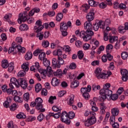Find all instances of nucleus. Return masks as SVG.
Instances as JSON below:
<instances>
[{
	"instance_id": "1",
	"label": "nucleus",
	"mask_w": 128,
	"mask_h": 128,
	"mask_svg": "<svg viewBox=\"0 0 128 128\" xmlns=\"http://www.w3.org/2000/svg\"><path fill=\"white\" fill-rule=\"evenodd\" d=\"M92 28V22L90 21H86L84 23V28L86 30V32L82 31L80 32V36L84 38V42L90 40L92 39V36H94V32Z\"/></svg>"
},
{
	"instance_id": "2",
	"label": "nucleus",
	"mask_w": 128,
	"mask_h": 128,
	"mask_svg": "<svg viewBox=\"0 0 128 128\" xmlns=\"http://www.w3.org/2000/svg\"><path fill=\"white\" fill-rule=\"evenodd\" d=\"M110 88V84L106 83L103 86V88L100 91V94L102 96L101 98L102 100H106V96H110V94H112V91L109 90Z\"/></svg>"
},
{
	"instance_id": "3",
	"label": "nucleus",
	"mask_w": 128,
	"mask_h": 128,
	"mask_svg": "<svg viewBox=\"0 0 128 128\" xmlns=\"http://www.w3.org/2000/svg\"><path fill=\"white\" fill-rule=\"evenodd\" d=\"M46 70L42 68L39 70V72L42 78H46V76L48 74V76H52V74H54V71L52 69V67L50 66H46Z\"/></svg>"
},
{
	"instance_id": "4",
	"label": "nucleus",
	"mask_w": 128,
	"mask_h": 128,
	"mask_svg": "<svg viewBox=\"0 0 128 128\" xmlns=\"http://www.w3.org/2000/svg\"><path fill=\"white\" fill-rule=\"evenodd\" d=\"M35 102L36 104V108L38 110L41 112H46V109L42 108V99L40 98H37L35 100Z\"/></svg>"
},
{
	"instance_id": "5",
	"label": "nucleus",
	"mask_w": 128,
	"mask_h": 128,
	"mask_svg": "<svg viewBox=\"0 0 128 128\" xmlns=\"http://www.w3.org/2000/svg\"><path fill=\"white\" fill-rule=\"evenodd\" d=\"M96 122V118L94 114H93L90 116V118H88V120L84 122V124L86 126L88 127L94 124Z\"/></svg>"
},
{
	"instance_id": "6",
	"label": "nucleus",
	"mask_w": 128,
	"mask_h": 128,
	"mask_svg": "<svg viewBox=\"0 0 128 128\" xmlns=\"http://www.w3.org/2000/svg\"><path fill=\"white\" fill-rule=\"evenodd\" d=\"M60 118L61 121L62 122H64L66 124H70V118H68V112H62Z\"/></svg>"
},
{
	"instance_id": "7",
	"label": "nucleus",
	"mask_w": 128,
	"mask_h": 128,
	"mask_svg": "<svg viewBox=\"0 0 128 128\" xmlns=\"http://www.w3.org/2000/svg\"><path fill=\"white\" fill-rule=\"evenodd\" d=\"M14 86H20V82L18 81V80H16V78H12L10 80V84H9L10 88L12 90H14Z\"/></svg>"
},
{
	"instance_id": "8",
	"label": "nucleus",
	"mask_w": 128,
	"mask_h": 128,
	"mask_svg": "<svg viewBox=\"0 0 128 128\" xmlns=\"http://www.w3.org/2000/svg\"><path fill=\"white\" fill-rule=\"evenodd\" d=\"M72 22L69 21L68 23H66V22H63L60 24V32H62V30H66L68 28V26H71Z\"/></svg>"
},
{
	"instance_id": "9",
	"label": "nucleus",
	"mask_w": 128,
	"mask_h": 128,
	"mask_svg": "<svg viewBox=\"0 0 128 128\" xmlns=\"http://www.w3.org/2000/svg\"><path fill=\"white\" fill-rule=\"evenodd\" d=\"M104 28V22L100 21L98 22H96L93 26L94 30L96 32V30H98V28Z\"/></svg>"
},
{
	"instance_id": "10",
	"label": "nucleus",
	"mask_w": 128,
	"mask_h": 128,
	"mask_svg": "<svg viewBox=\"0 0 128 128\" xmlns=\"http://www.w3.org/2000/svg\"><path fill=\"white\" fill-rule=\"evenodd\" d=\"M112 74V72H102L99 77H98V80H106Z\"/></svg>"
},
{
	"instance_id": "11",
	"label": "nucleus",
	"mask_w": 128,
	"mask_h": 128,
	"mask_svg": "<svg viewBox=\"0 0 128 128\" xmlns=\"http://www.w3.org/2000/svg\"><path fill=\"white\" fill-rule=\"evenodd\" d=\"M121 74L122 75V80L124 82H126L128 78V70L124 69L121 70Z\"/></svg>"
},
{
	"instance_id": "12",
	"label": "nucleus",
	"mask_w": 128,
	"mask_h": 128,
	"mask_svg": "<svg viewBox=\"0 0 128 128\" xmlns=\"http://www.w3.org/2000/svg\"><path fill=\"white\" fill-rule=\"evenodd\" d=\"M28 20V18L26 16L22 15V14H19V17L18 20V22L19 24H22V22H26Z\"/></svg>"
},
{
	"instance_id": "13",
	"label": "nucleus",
	"mask_w": 128,
	"mask_h": 128,
	"mask_svg": "<svg viewBox=\"0 0 128 128\" xmlns=\"http://www.w3.org/2000/svg\"><path fill=\"white\" fill-rule=\"evenodd\" d=\"M19 86H20L22 88H26V87L28 86V82H26V80L24 78H21L19 80Z\"/></svg>"
},
{
	"instance_id": "14",
	"label": "nucleus",
	"mask_w": 128,
	"mask_h": 128,
	"mask_svg": "<svg viewBox=\"0 0 128 128\" xmlns=\"http://www.w3.org/2000/svg\"><path fill=\"white\" fill-rule=\"evenodd\" d=\"M90 90H92V87L90 86V85H88L87 88L84 87L81 88L80 89L81 94H84L86 92H90Z\"/></svg>"
},
{
	"instance_id": "15",
	"label": "nucleus",
	"mask_w": 128,
	"mask_h": 128,
	"mask_svg": "<svg viewBox=\"0 0 128 128\" xmlns=\"http://www.w3.org/2000/svg\"><path fill=\"white\" fill-rule=\"evenodd\" d=\"M94 12L91 10L89 13L87 14L86 18L88 20V21L90 22L91 20H94Z\"/></svg>"
},
{
	"instance_id": "16",
	"label": "nucleus",
	"mask_w": 128,
	"mask_h": 128,
	"mask_svg": "<svg viewBox=\"0 0 128 128\" xmlns=\"http://www.w3.org/2000/svg\"><path fill=\"white\" fill-rule=\"evenodd\" d=\"M74 102V96L71 94L68 98V106H72Z\"/></svg>"
},
{
	"instance_id": "17",
	"label": "nucleus",
	"mask_w": 128,
	"mask_h": 128,
	"mask_svg": "<svg viewBox=\"0 0 128 128\" xmlns=\"http://www.w3.org/2000/svg\"><path fill=\"white\" fill-rule=\"evenodd\" d=\"M102 68H96L95 70L94 71V74L95 76H96V78H98L100 76V74H102Z\"/></svg>"
},
{
	"instance_id": "18",
	"label": "nucleus",
	"mask_w": 128,
	"mask_h": 128,
	"mask_svg": "<svg viewBox=\"0 0 128 128\" xmlns=\"http://www.w3.org/2000/svg\"><path fill=\"white\" fill-rule=\"evenodd\" d=\"M51 84L53 86H58L60 84V80L56 78H53L51 81Z\"/></svg>"
},
{
	"instance_id": "19",
	"label": "nucleus",
	"mask_w": 128,
	"mask_h": 128,
	"mask_svg": "<svg viewBox=\"0 0 128 128\" xmlns=\"http://www.w3.org/2000/svg\"><path fill=\"white\" fill-rule=\"evenodd\" d=\"M12 102V99L8 97L6 98V100L4 103L3 105L4 108H10V104Z\"/></svg>"
},
{
	"instance_id": "20",
	"label": "nucleus",
	"mask_w": 128,
	"mask_h": 128,
	"mask_svg": "<svg viewBox=\"0 0 128 128\" xmlns=\"http://www.w3.org/2000/svg\"><path fill=\"white\" fill-rule=\"evenodd\" d=\"M54 76H58V78H62V71L61 69H58L56 72H53Z\"/></svg>"
},
{
	"instance_id": "21",
	"label": "nucleus",
	"mask_w": 128,
	"mask_h": 128,
	"mask_svg": "<svg viewBox=\"0 0 128 128\" xmlns=\"http://www.w3.org/2000/svg\"><path fill=\"white\" fill-rule=\"evenodd\" d=\"M24 58L26 60H30L32 58V53L31 52H28L25 56Z\"/></svg>"
},
{
	"instance_id": "22",
	"label": "nucleus",
	"mask_w": 128,
	"mask_h": 128,
	"mask_svg": "<svg viewBox=\"0 0 128 128\" xmlns=\"http://www.w3.org/2000/svg\"><path fill=\"white\" fill-rule=\"evenodd\" d=\"M118 38L116 36H110L109 37V42L110 44H114V42H118Z\"/></svg>"
},
{
	"instance_id": "23",
	"label": "nucleus",
	"mask_w": 128,
	"mask_h": 128,
	"mask_svg": "<svg viewBox=\"0 0 128 128\" xmlns=\"http://www.w3.org/2000/svg\"><path fill=\"white\" fill-rule=\"evenodd\" d=\"M106 98L111 99L112 100H116L118 98V96L117 94H110V96H106Z\"/></svg>"
},
{
	"instance_id": "24",
	"label": "nucleus",
	"mask_w": 128,
	"mask_h": 128,
	"mask_svg": "<svg viewBox=\"0 0 128 128\" xmlns=\"http://www.w3.org/2000/svg\"><path fill=\"white\" fill-rule=\"evenodd\" d=\"M19 28L21 31H26L28 30V26L26 24H22Z\"/></svg>"
},
{
	"instance_id": "25",
	"label": "nucleus",
	"mask_w": 128,
	"mask_h": 128,
	"mask_svg": "<svg viewBox=\"0 0 128 128\" xmlns=\"http://www.w3.org/2000/svg\"><path fill=\"white\" fill-rule=\"evenodd\" d=\"M118 32L120 34H124L126 30V28H124V26L122 25H120L118 27Z\"/></svg>"
},
{
	"instance_id": "26",
	"label": "nucleus",
	"mask_w": 128,
	"mask_h": 128,
	"mask_svg": "<svg viewBox=\"0 0 128 128\" xmlns=\"http://www.w3.org/2000/svg\"><path fill=\"white\" fill-rule=\"evenodd\" d=\"M16 48H17L19 52H22V54H24L26 52V48L22 47L20 44L17 45Z\"/></svg>"
},
{
	"instance_id": "27",
	"label": "nucleus",
	"mask_w": 128,
	"mask_h": 128,
	"mask_svg": "<svg viewBox=\"0 0 128 128\" xmlns=\"http://www.w3.org/2000/svg\"><path fill=\"white\" fill-rule=\"evenodd\" d=\"M44 30V26H34V30L37 34H38L40 32H42Z\"/></svg>"
},
{
	"instance_id": "28",
	"label": "nucleus",
	"mask_w": 128,
	"mask_h": 128,
	"mask_svg": "<svg viewBox=\"0 0 128 128\" xmlns=\"http://www.w3.org/2000/svg\"><path fill=\"white\" fill-rule=\"evenodd\" d=\"M88 3L90 6H98V2L94 0H88Z\"/></svg>"
},
{
	"instance_id": "29",
	"label": "nucleus",
	"mask_w": 128,
	"mask_h": 128,
	"mask_svg": "<svg viewBox=\"0 0 128 128\" xmlns=\"http://www.w3.org/2000/svg\"><path fill=\"white\" fill-rule=\"evenodd\" d=\"M8 54L12 53L13 54H16V49L14 48V46L10 47L8 50Z\"/></svg>"
},
{
	"instance_id": "30",
	"label": "nucleus",
	"mask_w": 128,
	"mask_h": 128,
	"mask_svg": "<svg viewBox=\"0 0 128 128\" xmlns=\"http://www.w3.org/2000/svg\"><path fill=\"white\" fill-rule=\"evenodd\" d=\"M14 100L16 102H18L19 104H22V102H23L22 98L18 96H14Z\"/></svg>"
},
{
	"instance_id": "31",
	"label": "nucleus",
	"mask_w": 128,
	"mask_h": 128,
	"mask_svg": "<svg viewBox=\"0 0 128 128\" xmlns=\"http://www.w3.org/2000/svg\"><path fill=\"white\" fill-rule=\"evenodd\" d=\"M21 68L25 72H28L30 68H28V63H24L22 64Z\"/></svg>"
},
{
	"instance_id": "32",
	"label": "nucleus",
	"mask_w": 128,
	"mask_h": 128,
	"mask_svg": "<svg viewBox=\"0 0 128 128\" xmlns=\"http://www.w3.org/2000/svg\"><path fill=\"white\" fill-rule=\"evenodd\" d=\"M80 86V82L78 80H74L71 83V88H78Z\"/></svg>"
},
{
	"instance_id": "33",
	"label": "nucleus",
	"mask_w": 128,
	"mask_h": 128,
	"mask_svg": "<svg viewBox=\"0 0 128 128\" xmlns=\"http://www.w3.org/2000/svg\"><path fill=\"white\" fill-rule=\"evenodd\" d=\"M8 62L6 60H4L2 62V66L3 68H6L8 66Z\"/></svg>"
},
{
	"instance_id": "34",
	"label": "nucleus",
	"mask_w": 128,
	"mask_h": 128,
	"mask_svg": "<svg viewBox=\"0 0 128 128\" xmlns=\"http://www.w3.org/2000/svg\"><path fill=\"white\" fill-rule=\"evenodd\" d=\"M42 46L43 48H48L50 46V42L47 40H44L42 42Z\"/></svg>"
},
{
	"instance_id": "35",
	"label": "nucleus",
	"mask_w": 128,
	"mask_h": 128,
	"mask_svg": "<svg viewBox=\"0 0 128 128\" xmlns=\"http://www.w3.org/2000/svg\"><path fill=\"white\" fill-rule=\"evenodd\" d=\"M8 72H12L14 70V62H10L8 65Z\"/></svg>"
},
{
	"instance_id": "36",
	"label": "nucleus",
	"mask_w": 128,
	"mask_h": 128,
	"mask_svg": "<svg viewBox=\"0 0 128 128\" xmlns=\"http://www.w3.org/2000/svg\"><path fill=\"white\" fill-rule=\"evenodd\" d=\"M18 108V105L16 104H13L10 106V110L11 112H14L16 108Z\"/></svg>"
},
{
	"instance_id": "37",
	"label": "nucleus",
	"mask_w": 128,
	"mask_h": 128,
	"mask_svg": "<svg viewBox=\"0 0 128 128\" xmlns=\"http://www.w3.org/2000/svg\"><path fill=\"white\" fill-rule=\"evenodd\" d=\"M64 18V14L62 13H58L56 16V20L57 22H60Z\"/></svg>"
},
{
	"instance_id": "38",
	"label": "nucleus",
	"mask_w": 128,
	"mask_h": 128,
	"mask_svg": "<svg viewBox=\"0 0 128 128\" xmlns=\"http://www.w3.org/2000/svg\"><path fill=\"white\" fill-rule=\"evenodd\" d=\"M38 58L40 60H44L46 58V53L45 52H41L38 56Z\"/></svg>"
},
{
	"instance_id": "39",
	"label": "nucleus",
	"mask_w": 128,
	"mask_h": 128,
	"mask_svg": "<svg viewBox=\"0 0 128 128\" xmlns=\"http://www.w3.org/2000/svg\"><path fill=\"white\" fill-rule=\"evenodd\" d=\"M8 128H18L16 125L14 124V122L12 121H10L8 124Z\"/></svg>"
},
{
	"instance_id": "40",
	"label": "nucleus",
	"mask_w": 128,
	"mask_h": 128,
	"mask_svg": "<svg viewBox=\"0 0 128 128\" xmlns=\"http://www.w3.org/2000/svg\"><path fill=\"white\" fill-rule=\"evenodd\" d=\"M100 112H106V106L104 103H102L100 104Z\"/></svg>"
},
{
	"instance_id": "41",
	"label": "nucleus",
	"mask_w": 128,
	"mask_h": 128,
	"mask_svg": "<svg viewBox=\"0 0 128 128\" xmlns=\"http://www.w3.org/2000/svg\"><path fill=\"white\" fill-rule=\"evenodd\" d=\"M52 110L54 112H60L62 108L60 106H54L52 107Z\"/></svg>"
},
{
	"instance_id": "42",
	"label": "nucleus",
	"mask_w": 128,
	"mask_h": 128,
	"mask_svg": "<svg viewBox=\"0 0 128 128\" xmlns=\"http://www.w3.org/2000/svg\"><path fill=\"white\" fill-rule=\"evenodd\" d=\"M42 90V85L40 84H37L35 86V90L36 92H40Z\"/></svg>"
},
{
	"instance_id": "43",
	"label": "nucleus",
	"mask_w": 128,
	"mask_h": 128,
	"mask_svg": "<svg viewBox=\"0 0 128 128\" xmlns=\"http://www.w3.org/2000/svg\"><path fill=\"white\" fill-rule=\"evenodd\" d=\"M16 116L17 118H18L19 120H20V118H26V114H24V112L19 113Z\"/></svg>"
},
{
	"instance_id": "44",
	"label": "nucleus",
	"mask_w": 128,
	"mask_h": 128,
	"mask_svg": "<svg viewBox=\"0 0 128 128\" xmlns=\"http://www.w3.org/2000/svg\"><path fill=\"white\" fill-rule=\"evenodd\" d=\"M104 46H101L99 47V48L97 50V54H100L101 52H104Z\"/></svg>"
},
{
	"instance_id": "45",
	"label": "nucleus",
	"mask_w": 128,
	"mask_h": 128,
	"mask_svg": "<svg viewBox=\"0 0 128 128\" xmlns=\"http://www.w3.org/2000/svg\"><path fill=\"white\" fill-rule=\"evenodd\" d=\"M84 56V52L82 50H79L78 52V56L80 60H82Z\"/></svg>"
},
{
	"instance_id": "46",
	"label": "nucleus",
	"mask_w": 128,
	"mask_h": 128,
	"mask_svg": "<svg viewBox=\"0 0 128 128\" xmlns=\"http://www.w3.org/2000/svg\"><path fill=\"white\" fill-rule=\"evenodd\" d=\"M118 112H112V116L110 118V121L114 122L116 119V116H118Z\"/></svg>"
},
{
	"instance_id": "47",
	"label": "nucleus",
	"mask_w": 128,
	"mask_h": 128,
	"mask_svg": "<svg viewBox=\"0 0 128 128\" xmlns=\"http://www.w3.org/2000/svg\"><path fill=\"white\" fill-rule=\"evenodd\" d=\"M82 8H83L85 12H88V10H89L90 6L88 4H84L82 5Z\"/></svg>"
},
{
	"instance_id": "48",
	"label": "nucleus",
	"mask_w": 128,
	"mask_h": 128,
	"mask_svg": "<svg viewBox=\"0 0 128 128\" xmlns=\"http://www.w3.org/2000/svg\"><path fill=\"white\" fill-rule=\"evenodd\" d=\"M23 98L25 102H28V100H30V94L28 92L25 93L24 94Z\"/></svg>"
},
{
	"instance_id": "49",
	"label": "nucleus",
	"mask_w": 128,
	"mask_h": 128,
	"mask_svg": "<svg viewBox=\"0 0 128 128\" xmlns=\"http://www.w3.org/2000/svg\"><path fill=\"white\" fill-rule=\"evenodd\" d=\"M43 64L44 66H48L50 64V62L46 58V59H44V60H43Z\"/></svg>"
},
{
	"instance_id": "50",
	"label": "nucleus",
	"mask_w": 128,
	"mask_h": 128,
	"mask_svg": "<svg viewBox=\"0 0 128 128\" xmlns=\"http://www.w3.org/2000/svg\"><path fill=\"white\" fill-rule=\"evenodd\" d=\"M121 56L122 60H126L128 58V54L126 52H122L121 54Z\"/></svg>"
},
{
	"instance_id": "51",
	"label": "nucleus",
	"mask_w": 128,
	"mask_h": 128,
	"mask_svg": "<svg viewBox=\"0 0 128 128\" xmlns=\"http://www.w3.org/2000/svg\"><path fill=\"white\" fill-rule=\"evenodd\" d=\"M18 76H19V78L24 76H26V71L24 70L20 71L18 74Z\"/></svg>"
},
{
	"instance_id": "52",
	"label": "nucleus",
	"mask_w": 128,
	"mask_h": 128,
	"mask_svg": "<svg viewBox=\"0 0 128 128\" xmlns=\"http://www.w3.org/2000/svg\"><path fill=\"white\" fill-rule=\"evenodd\" d=\"M69 68L70 70H76V64L74 62H72L70 64L69 66Z\"/></svg>"
},
{
	"instance_id": "53",
	"label": "nucleus",
	"mask_w": 128,
	"mask_h": 128,
	"mask_svg": "<svg viewBox=\"0 0 128 128\" xmlns=\"http://www.w3.org/2000/svg\"><path fill=\"white\" fill-rule=\"evenodd\" d=\"M56 100V96H50L48 100V102L50 104H54V101Z\"/></svg>"
},
{
	"instance_id": "54",
	"label": "nucleus",
	"mask_w": 128,
	"mask_h": 128,
	"mask_svg": "<svg viewBox=\"0 0 128 128\" xmlns=\"http://www.w3.org/2000/svg\"><path fill=\"white\" fill-rule=\"evenodd\" d=\"M66 94V90L60 91L58 94V96L62 98V96H64Z\"/></svg>"
},
{
	"instance_id": "55",
	"label": "nucleus",
	"mask_w": 128,
	"mask_h": 128,
	"mask_svg": "<svg viewBox=\"0 0 128 128\" xmlns=\"http://www.w3.org/2000/svg\"><path fill=\"white\" fill-rule=\"evenodd\" d=\"M86 74L84 72H82L80 73L76 77V80H81L82 78H84Z\"/></svg>"
},
{
	"instance_id": "56",
	"label": "nucleus",
	"mask_w": 128,
	"mask_h": 128,
	"mask_svg": "<svg viewBox=\"0 0 128 128\" xmlns=\"http://www.w3.org/2000/svg\"><path fill=\"white\" fill-rule=\"evenodd\" d=\"M92 42H94V46H96V48L100 46V42L98 40L94 38H93L92 40Z\"/></svg>"
},
{
	"instance_id": "57",
	"label": "nucleus",
	"mask_w": 128,
	"mask_h": 128,
	"mask_svg": "<svg viewBox=\"0 0 128 128\" xmlns=\"http://www.w3.org/2000/svg\"><path fill=\"white\" fill-rule=\"evenodd\" d=\"M90 48V45L88 43H85L83 45V48L84 50H88Z\"/></svg>"
},
{
	"instance_id": "58",
	"label": "nucleus",
	"mask_w": 128,
	"mask_h": 128,
	"mask_svg": "<svg viewBox=\"0 0 128 128\" xmlns=\"http://www.w3.org/2000/svg\"><path fill=\"white\" fill-rule=\"evenodd\" d=\"M92 66H98L100 64V60H95L91 62Z\"/></svg>"
},
{
	"instance_id": "59",
	"label": "nucleus",
	"mask_w": 128,
	"mask_h": 128,
	"mask_svg": "<svg viewBox=\"0 0 128 128\" xmlns=\"http://www.w3.org/2000/svg\"><path fill=\"white\" fill-rule=\"evenodd\" d=\"M68 115L69 120L73 118L74 116H76V114H74V112H68Z\"/></svg>"
},
{
	"instance_id": "60",
	"label": "nucleus",
	"mask_w": 128,
	"mask_h": 128,
	"mask_svg": "<svg viewBox=\"0 0 128 128\" xmlns=\"http://www.w3.org/2000/svg\"><path fill=\"white\" fill-rule=\"evenodd\" d=\"M44 114H40L37 118L38 120V122H42V120H44Z\"/></svg>"
},
{
	"instance_id": "61",
	"label": "nucleus",
	"mask_w": 128,
	"mask_h": 128,
	"mask_svg": "<svg viewBox=\"0 0 128 128\" xmlns=\"http://www.w3.org/2000/svg\"><path fill=\"white\" fill-rule=\"evenodd\" d=\"M114 48V46L112 44H108L106 46V51L108 52V50H112Z\"/></svg>"
},
{
	"instance_id": "62",
	"label": "nucleus",
	"mask_w": 128,
	"mask_h": 128,
	"mask_svg": "<svg viewBox=\"0 0 128 128\" xmlns=\"http://www.w3.org/2000/svg\"><path fill=\"white\" fill-rule=\"evenodd\" d=\"M16 41L18 44H20L22 42V37H17Z\"/></svg>"
},
{
	"instance_id": "63",
	"label": "nucleus",
	"mask_w": 128,
	"mask_h": 128,
	"mask_svg": "<svg viewBox=\"0 0 128 128\" xmlns=\"http://www.w3.org/2000/svg\"><path fill=\"white\" fill-rule=\"evenodd\" d=\"M106 54H104L102 56V62H108V57Z\"/></svg>"
},
{
	"instance_id": "64",
	"label": "nucleus",
	"mask_w": 128,
	"mask_h": 128,
	"mask_svg": "<svg viewBox=\"0 0 128 128\" xmlns=\"http://www.w3.org/2000/svg\"><path fill=\"white\" fill-rule=\"evenodd\" d=\"M58 62L60 66V64H64V60L62 58L60 57H58Z\"/></svg>"
}]
</instances>
